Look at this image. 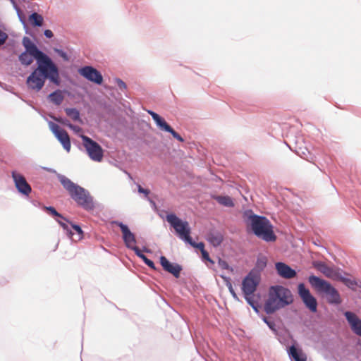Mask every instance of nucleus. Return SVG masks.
<instances>
[{
    "label": "nucleus",
    "instance_id": "obj_36",
    "mask_svg": "<svg viewBox=\"0 0 361 361\" xmlns=\"http://www.w3.org/2000/svg\"><path fill=\"white\" fill-rule=\"evenodd\" d=\"M264 322L268 325V326L274 331H276V324L274 322L269 321L267 317H264Z\"/></svg>",
    "mask_w": 361,
    "mask_h": 361
},
{
    "label": "nucleus",
    "instance_id": "obj_4",
    "mask_svg": "<svg viewBox=\"0 0 361 361\" xmlns=\"http://www.w3.org/2000/svg\"><path fill=\"white\" fill-rule=\"evenodd\" d=\"M35 58L37 60V67L35 68L45 79H49L56 85H60L59 68L52 60L44 53L39 54Z\"/></svg>",
    "mask_w": 361,
    "mask_h": 361
},
{
    "label": "nucleus",
    "instance_id": "obj_26",
    "mask_svg": "<svg viewBox=\"0 0 361 361\" xmlns=\"http://www.w3.org/2000/svg\"><path fill=\"white\" fill-rule=\"evenodd\" d=\"M33 55L25 51L19 56V61L23 65L29 66L33 62Z\"/></svg>",
    "mask_w": 361,
    "mask_h": 361
},
{
    "label": "nucleus",
    "instance_id": "obj_23",
    "mask_svg": "<svg viewBox=\"0 0 361 361\" xmlns=\"http://www.w3.org/2000/svg\"><path fill=\"white\" fill-rule=\"evenodd\" d=\"M23 44L25 48V51H27V52H30L31 54H32L34 58H36L37 56H39L38 53L39 54L43 53L42 51L39 50L38 48L37 47V46L35 44H33L30 41V39L27 37L23 38Z\"/></svg>",
    "mask_w": 361,
    "mask_h": 361
},
{
    "label": "nucleus",
    "instance_id": "obj_7",
    "mask_svg": "<svg viewBox=\"0 0 361 361\" xmlns=\"http://www.w3.org/2000/svg\"><path fill=\"white\" fill-rule=\"evenodd\" d=\"M81 138L82 140V145L90 158L94 161L100 162L104 156L102 147L86 135H81Z\"/></svg>",
    "mask_w": 361,
    "mask_h": 361
},
{
    "label": "nucleus",
    "instance_id": "obj_24",
    "mask_svg": "<svg viewBox=\"0 0 361 361\" xmlns=\"http://www.w3.org/2000/svg\"><path fill=\"white\" fill-rule=\"evenodd\" d=\"M207 240L214 247L219 246L223 241V235L219 232H210Z\"/></svg>",
    "mask_w": 361,
    "mask_h": 361
},
{
    "label": "nucleus",
    "instance_id": "obj_33",
    "mask_svg": "<svg viewBox=\"0 0 361 361\" xmlns=\"http://www.w3.org/2000/svg\"><path fill=\"white\" fill-rule=\"evenodd\" d=\"M245 295V300H247V302H248V304H250L252 307L257 312V307L256 305V302H255V300H253L252 295Z\"/></svg>",
    "mask_w": 361,
    "mask_h": 361
},
{
    "label": "nucleus",
    "instance_id": "obj_10",
    "mask_svg": "<svg viewBox=\"0 0 361 361\" xmlns=\"http://www.w3.org/2000/svg\"><path fill=\"white\" fill-rule=\"evenodd\" d=\"M51 130L58 140L63 145L64 149L69 152L71 150V144L68 133L56 123H51Z\"/></svg>",
    "mask_w": 361,
    "mask_h": 361
},
{
    "label": "nucleus",
    "instance_id": "obj_41",
    "mask_svg": "<svg viewBox=\"0 0 361 361\" xmlns=\"http://www.w3.org/2000/svg\"><path fill=\"white\" fill-rule=\"evenodd\" d=\"M226 285H227V286H228V288L229 289L230 293L233 295V297L235 298H237V295H236L235 292L234 291V290L233 288L231 283L228 281Z\"/></svg>",
    "mask_w": 361,
    "mask_h": 361
},
{
    "label": "nucleus",
    "instance_id": "obj_30",
    "mask_svg": "<svg viewBox=\"0 0 361 361\" xmlns=\"http://www.w3.org/2000/svg\"><path fill=\"white\" fill-rule=\"evenodd\" d=\"M135 254L137 257L142 259L149 267L152 269H156L154 263L151 259H148L144 254H142L140 249H136Z\"/></svg>",
    "mask_w": 361,
    "mask_h": 361
},
{
    "label": "nucleus",
    "instance_id": "obj_45",
    "mask_svg": "<svg viewBox=\"0 0 361 361\" xmlns=\"http://www.w3.org/2000/svg\"><path fill=\"white\" fill-rule=\"evenodd\" d=\"M44 35L48 38H51L53 37V32L50 30H46L44 31Z\"/></svg>",
    "mask_w": 361,
    "mask_h": 361
},
{
    "label": "nucleus",
    "instance_id": "obj_22",
    "mask_svg": "<svg viewBox=\"0 0 361 361\" xmlns=\"http://www.w3.org/2000/svg\"><path fill=\"white\" fill-rule=\"evenodd\" d=\"M288 354L294 361H306L307 356L301 349H298L294 345L289 348Z\"/></svg>",
    "mask_w": 361,
    "mask_h": 361
},
{
    "label": "nucleus",
    "instance_id": "obj_31",
    "mask_svg": "<svg viewBox=\"0 0 361 361\" xmlns=\"http://www.w3.org/2000/svg\"><path fill=\"white\" fill-rule=\"evenodd\" d=\"M186 243H189L190 245H192L194 247L198 248L201 252L205 250H204V244L203 243L201 242L199 243H196L195 242H194L192 240V238H190V240L187 241Z\"/></svg>",
    "mask_w": 361,
    "mask_h": 361
},
{
    "label": "nucleus",
    "instance_id": "obj_39",
    "mask_svg": "<svg viewBox=\"0 0 361 361\" xmlns=\"http://www.w3.org/2000/svg\"><path fill=\"white\" fill-rule=\"evenodd\" d=\"M340 280H341L342 281H343V283H344L347 286H348V287H349V288H354V286L355 285V283L353 281H351V280H350V279H343V278L341 277V279Z\"/></svg>",
    "mask_w": 361,
    "mask_h": 361
},
{
    "label": "nucleus",
    "instance_id": "obj_17",
    "mask_svg": "<svg viewBox=\"0 0 361 361\" xmlns=\"http://www.w3.org/2000/svg\"><path fill=\"white\" fill-rule=\"evenodd\" d=\"M45 78L36 69L27 78V85L30 89L37 92L42 90L44 85Z\"/></svg>",
    "mask_w": 361,
    "mask_h": 361
},
{
    "label": "nucleus",
    "instance_id": "obj_34",
    "mask_svg": "<svg viewBox=\"0 0 361 361\" xmlns=\"http://www.w3.org/2000/svg\"><path fill=\"white\" fill-rule=\"evenodd\" d=\"M218 264H219V266L221 269H228V270H230L231 271H233V269L230 267L228 264L225 260L219 259V262H218Z\"/></svg>",
    "mask_w": 361,
    "mask_h": 361
},
{
    "label": "nucleus",
    "instance_id": "obj_28",
    "mask_svg": "<svg viewBox=\"0 0 361 361\" xmlns=\"http://www.w3.org/2000/svg\"><path fill=\"white\" fill-rule=\"evenodd\" d=\"M215 199L221 205L228 207L234 206L232 199L228 196H217Z\"/></svg>",
    "mask_w": 361,
    "mask_h": 361
},
{
    "label": "nucleus",
    "instance_id": "obj_3",
    "mask_svg": "<svg viewBox=\"0 0 361 361\" xmlns=\"http://www.w3.org/2000/svg\"><path fill=\"white\" fill-rule=\"evenodd\" d=\"M248 222L252 231L258 238L267 242L276 240L273 226L266 217L252 214L248 216Z\"/></svg>",
    "mask_w": 361,
    "mask_h": 361
},
{
    "label": "nucleus",
    "instance_id": "obj_8",
    "mask_svg": "<svg viewBox=\"0 0 361 361\" xmlns=\"http://www.w3.org/2000/svg\"><path fill=\"white\" fill-rule=\"evenodd\" d=\"M260 281V274L257 271H251L243 279L242 290L244 295H252Z\"/></svg>",
    "mask_w": 361,
    "mask_h": 361
},
{
    "label": "nucleus",
    "instance_id": "obj_38",
    "mask_svg": "<svg viewBox=\"0 0 361 361\" xmlns=\"http://www.w3.org/2000/svg\"><path fill=\"white\" fill-rule=\"evenodd\" d=\"M8 38V35L6 32L0 30V46L4 44Z\"/></svg>",
    "mask_w": 361,
    "mask_h": 361
},
{
    "label": "nucleus",
    "instance_id": "obj_21",
    "mask_svg": "<svg viewBox=\"0 0 361 361\" xmlns=\"http://www.w3.org/2000/svg\"><path fill=\"white\" fill-rule=\"evenodd\" d=\"M276 269L279 275L284 279H292L296 276L295 271L283 262H277Z\"/></svg>",
    "mask_w": 361,
    "mask_h": 361
},
{
    "label": "nucleus",
    "instance_id": "obj_42",
    "mask_svg": "<svg viewBox=\"0 0 361 361\" xmlns=\"http://www.w3.org/2000/svg\"><path fill=\"white\" fill-rule=\"evenodd\" d=\"M201 253H202V258L204 259L208 260V261L214 263V262L210 259L209 256V253L206 250H204V251L201 252Z\"/></svg>",
    "mask_w": 361,
    "mask_h": 361
},
{
    "label": "nucleus",
    "instance_id": "obj_14",
    "mask_svg": "<svg viewBox=\"0 0 361 361\" xmlns=\"http://www.w3.org/2000/svg\"><path fill=\"white\" fill-rule=\"evenodd\" d=\"M148 113L152 116L153 120L161 130L170 133L174 138L180 142L184 141L183 138L178 133H177L159 115L152 111H148Z\"/></svg>",
    "mask_w": 361,
    "mask_h": 361
},
{
    "label": "nucleus",
    "instance_id": "obj_27",
    "mask_svg": "<svg viewBox=\"0 0 361 361\" xmlns=\"http://www.w3.org/2000/svg\"><path fill=\"white\" fill-rule=\"evenodd\" d=\"M29 20L33 26H42L43 24V17L37 13H32L29 17Z\"/></svg>",
    "mask_w": 361,
    "mask_h": 361
},
{
    "label": "nucleus",
    "instance_id": "obj_44",
    "mask_svg": "<svg viewBox=\"0 0 361 361\" xmlns=\"http://www.w3.org/2000/svg\"><path fill=\"white\" fill-rule=\"evenodd\" d=\"M138 192L140 193H144L145 195H148L149 194V190L144 189L140 185L138 186Z\"/></svg>",
    "mask_w": 361,
    "mask_h": 361
},
{
    "label": "nucleus",
    "instance_id": "obj_15",
    "mask_svg": "<svg viewBox=\"0 0 361 361\" xmlns=\"http://www.w3.org/2000/svg\"><path fill=\"white\" fill-rule=\"evenodd\" d=\"M148 113L152 116L153 120L161 130L170 133L174 138L180 142L184 141L183 138L178 133H177L159 115L152 111H148Z\"/></svg>",
    "mask_w": 361,
    "mask_h": 361
},
{
    "label": "nucleus",
    "instance_id": "obj_19",
    "mask_svg": "<svg viewBox=\"0 0 361 361\" xmlns=\"http://www.w3.org/2000/svg\"><path fill=\"white\" fill-rule=\"evenodd\" d=\"M160 264L164 271L171 274L176 278H179L182 270L180 265L171 263L164 256L160 257Z\"/></svg>",
    "mask_w": 361,
    "mask_h": 361
},
{
    "label": "nucleus",
    "instance_id": "obj_2",
    "mask_svg": "<svg viewBox=\"0 0 361 361\" xmlns=\"http://www.w3.org/2000/svg\"><path fill=\"white\" fill-rule=\"evenodd\" d=\"M58 178L63 188L68 192L71 198L74 200L78 205L87 210L93 209L94 203L92 197L86 190L74 183L63 175L59 174Z\"/></svg>",
    "mask_w": 361,
    "mask_h": 361
},
{
    "label": "nucleus",
    "instance_id": "obj_43",
    "mask_svg": "<svg viewBox=\"0 0 361 361\" xmlns=\"http://www.w3.org/2000/svg\"><path fill=\"white\" fill-rule=\"evenodd\" d=\"M55 51L61 56L63 59L68 60L67 54L62 50L56 49Z\"/></svg>",
    "mask_w": 361,
    "mask_h": 361
},
{
    "label": "nucleus",
    "instance_id": "obj_16",
    "mask_svg": "<svg viewBox=\"0 0 361 361\" xmlns=\"http://www.w3.org/2000/svg\"><path fill=\"white\" fill-rule=\"evenodd\" d=\"M12 178L18 191L23 195L28 196L32 191V188L25 177L16 171H13Z\"/></svg>",
    "mask_w": 361,
    "mask_h": 361
},
{
    "label": "nucleus",
    "instance_id": "obj_12",
    "mask_svg": "<svg viewBox=\"0 0 361 361\" xmlns=\"http://www.w3.org/2000/svg\"><path fill=\"white\" fill-rule=\"evenodd\" d=\"M78 73L80 75L95 84L101 85L103 82V77L100 72L92 66L82 67L78 70Z\"/></svg>",
    "mask_w": 361,
    "mask_h": 361
},
{
    "label": "nucleus",
    "instance_id": "obj_11",
    "mask_svg": "<svg viewBox=\"0 0 361 361\" xmlns=\"http://www.w3.org/2000/svg\"><path fill=\"white\" fill-rule=\"evenodd\" d=\"M116 225L118 226L121 230L123 234V239L126 246L136 252V249H139L136 246V239L135 235L130 231L128 227L121 222L115 221L114 222Z\"/></svg>",
    "mask_w": 361,
    "mask_h": 361
},
{
    "label": "nucleus",
    "instance_id": "obj_5",
    "mask_svg": "<svg viewBox=\"0 0 361 361\" xmlns=\"http://www.w3.org/2000/svg\"><path fill=\"white\" fill-rule=\"evenodd\" d=\"M308 281L317 292L326 295L329 303L336 305L341 303L340 294L329 282L314 275L309 277Z\"/></svg>",
    "mask_w": 361,
    "mask_h": 361
},
{
    "label": "nucleus",
    "instance_id": "obj_46",
    "mask_svg": "<svg viewBox=\"0 0 361 361\" xmlns=\"http://www.w3.org/2000/svg\"><path fill=\"white\" fill-rule=\"evenodd\" d=\"M59 224L63 228V229L68 230V225L61 221H58Z\"/></svg>",
    "mask_w": 361,
    "mask_h": 361
},
{
    "label": "nucleus",
    "instance_id": "obj_37",
    "mask_svg": "<svg viewBox=\"0 0 361 361\" xmlns=\"http://www.w3.org/2000/svg\"><path fill=\"white\" fill-rule=\"evenodd\" d=\"M72 227H73V230L78 233V239L82 238V231L81 228L79 226L74 225V224L72 225Z\"/></svg>",
    "mask_w": 361,
    "mask_h": 361
},
{
    "label": "nucleus",
    "instance_id": "obj_13",
    "mask_svg": "<svg viewBox=\"0 0 361 361\" xmlns=\"http://www.w3.org/2000/svg\"><path fill=\"white\" fill-rule=\"evenodd\" d=\"M148 113L152 116L153 120L161 130L170 133L174 138L180 142L184 141L183 138L178 133H177L159 115L152 111H148Z\"/></svg>",
    "mask_w": 361,
    "mask_h": 361
},
{
    "label": "nucleus",
    "instance_id": "obj_9",
    "mask_svg": "<svg viewBox=\"0 0 361 361\" xmlns=\"http://www.w3.org/2000/svg\"><path fill=\"white\" fill-rule=\"evenodd\" d=\"M298 293L305 306L312 312H316L317 308V300L303 283L298 285Z\"/></svg>",
    "mask_w": 361,
    "mask_h": 361
},
{
    "label": "nucleus",
    "instance_id": "obj_6",
    "mask_svg": "<svg viewBox=\"0 0 361 361\" xmlns=\"http://www.w3.org/2000/svg\"><path fill=\"white\" fill-rule=\"evenodd\" d=\"M166 220L181 239L185 242L190 240V228L188 221H182L173 214L167 215Z\"/></svg>",
    "mask_w": 361,
    "mask_h": 361
},
{
    "label": "nucleus",
    "instance_id": "obj_32",
    "mask_svg": "<svg viewBox=\"0 0 361 361\" xmlns=\"http://www.w3.org/2000/svg\"><path fill=\"white\" fill-rule=\"evenodd\" d=\"M44 209L48 211L52 216H58L63 220L66 221L65 218H63L54 207H45Z\"/></svg>",
    "mask_w": 361,
    "mask_h": 361
},
{
    "label": "nucleus",
    "instance_id": "obj_40",
    "mask_svg": "<svg viewBox=\"0 0 361 361\" xmlns=\"http://www.w3.org/2000/svg\"><path fill=\"white\" fill-rule=\"evenodd\" d=\"M116 82L120 89H123V90L126 89V85L122 80L117 78L116 80Z\"/></svg>",
    "mask_w": 361,
    "mask_h": 361
},
{
    "label": "nucleus",
    "instance_id": "obj_20",
    "mask_svg": "<svg viewBox=\"0 0 361 361\" xmlns=\"http://www.w3.org/2000/svg\"><path fill=\"white\" fill-rule=\"evenodd\" d=\"M345 316L353 331L361 336V319L351 312H345Z\"/></svg>",
    "mask_w": 361,
    "mask_h": 361
},
{
    "label": "nucleus",
    "instance_id": "obj_1",
    "mask_svg": "<svg viewBox=\"0 0 361 361\" xmlns=\"http://www.w3.org/2000/svg\"><path fill=\"white\" fill-rule=\"evenodd\" d=\"M293 302L291 291L282 286H271L268 292V298L264 305L267 314H273Z\"/></svg>",
    "mask_w": 361,
    "mask_h": 361
},
{
    "label": "nucleus",
    "instance_id": "obj_25",
    "mask_svg": "<svg viewBox=\"0 0 361 361\" xmlns=\"http://www.w3.org/2000/svg\"><path fill=\"white\" fill-rule=\"evenodd\" d=\"M48 99L51 102L59 106L63 102L64 97L62 92L60 90H57L49 94Z\"/></svg>",
    "mask_w": 361,
    "mask_h": 361
},
{
    "label": "nucleus",
    "instance_id": "obj_29",
    "mask_svg": "<svg viewBox=\"0 0 361 361\" xmlns=\"http://www.w3.org/2000/svg\"><path fill=\"white\" fill-rule=\"evenodd\" d=\"M65 111L67 116L72 118L73 121H78L82 123V121L80 118V113L76 109L67 108Z\"/></svg>",
    "mask_w": 361,
    "mask_h": 361
},
{
    "label": "nucleus",
    "instance_id": "obj_18",
    "mask_svg": "<svg viewBox=\"0 0 361 361\" xmlns=\"http://www.w3.org/2000/svg\"><path fill=\"white\" fill-rule=\"evenodd\" d=\"M314 267L320 272H322L325 276L331 279L339 280L341 279V274L338 272V270L332 267H328L326 264L323 262H314Z\"/></svg>",
    "mask_w": 361,
    "mask_h": 361
},
{
    "label": "nucleus",
    "instance_id": "obj_35",
    "mask_svg": "<svg viewBox=\"0 0 361 361\" xmlns=\"http://www.w3.org/2000/svg\"><path fill=\"white\" fill-rule=\"evenodd\" d=\"M66 126H67L69 128H71V130H73L75 133H79L80 132H82V128L79 126H75V125H73L70 123H63Z\"/></svg>",
    "mask_w": 361,
    "mask_h": 361
}]
</instances>
